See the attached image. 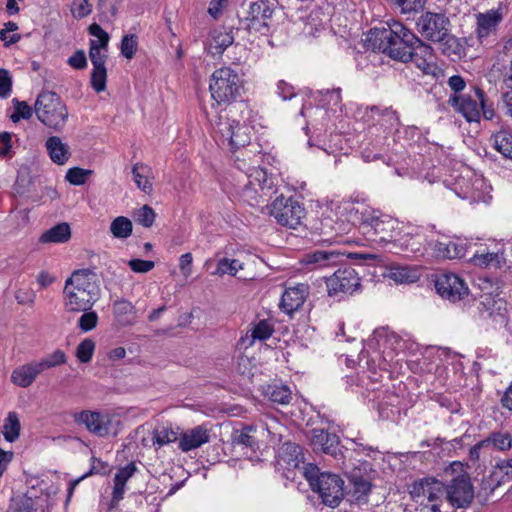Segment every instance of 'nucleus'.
Masks as SVG:
<instances>
[{
  "mask_svg": "<svg viewBox=\"0 0 512 512\" xmlns=\"http://www.w3.org/2000/svg\"><path fill=\"white\" fill-rule=\"evenodd\" d=\"M237 108L236 106L225 107L218 112L214 119H211L209 113L204 110L216 136L219 137L223 145L227 144L232 150L245 147L251 141L250 127L235 117Z\"/></svg>",
  "mask_w": 512,
  "mask_h": 512,
  "instance_id": "f257e3e1",
  "label": "nucleus"
},
{
  "mask_svg": "<svg viewBox=\"0 0 512 512\" xmlns=\"http://www.w3.org/2000/svg\"><path fill=\"white\" fill-rule=\"evenodd\" d=\"M209 90L217 105L242 107L244 82L239 73L231 67H221L211 76Z\"/></svg>",
  "mask_w": 512,
  "mask_h": 512,
  "instance_id": "f03ea898",
  "label": "nucleus"
},
{
  "mask_svg": "<svg viewBox=\"0 0 512 512\" xmlns=\"http://www.w3.org/2000/svg\"><path fill=\"white\" fill-rule=\"evenodd\" d=\"M304 478L313 492L318 493L322 502L329 507H337L345 496L344 480L336 473L321 472L312 463L302 467Z\"/></svg>",
  "mask_w": 512,
  "mask_h": 512,
  "instance_id": "7ed1b4c3",
  "label": "nucleus"
},
{
  "mask_svg": "<svg viewBox=\"0 0 512 512\" xmlns=\"http://www.w3.org/2000/svg\"><path fill=\"white\" fill-rule=\"evenodd\" d=\"M379 35L366 34V38L361 39L363 50L379 51L393 60L408 62V58L412 55L411 41L414 40L415 34H389L385 39L380 38Z\"/></svg>",
  "mask_w": 512,
  "mask_h": 512,
  "instance_id": "20e7f679",
  "label": "nucleus"
},
{
  "mask_svg": "<svg viewBox=\"0 0 512 512\" xmlns=\"http://www.w3.org/2000/svg\"><path fill=\"white\" fill-rule=\"evenodd\" d=\"M355 221L358 222L360 233L367 241L376 244H387L392 241L395 222L388 216H382L369 208L356 210Z\"/></svg>",
  "mask_w": 512,
  "mask_h": 512,
  "instance_id": "39448f33",
  "label": "nucleus"
},
{
  "mask_svg": "<svg viewBox=\"0 0 512 512\" xmlns=\"http://www.w3.org/2000/svg\"><path fill=\"white\" fill-rule=\"evenodd\" d=\"M35 113L40 122L55 131H61L68 118L66 105L57 93L44 91L40 93L34 105Z\"/></svg>",
  "mask_w": 512,
  "mask_h": 512,
  "instance_id": "423d86ee",
  "label": "nucleus"
},
{
  "mask_svg": "<svg viewBox=\"0 0 512 512\" xmlns=\"http://www.w3.org/2000/svg\"><path fill=\"white\" fill-rule=\"evenodd\" d=\"M75 421L84 424L87 430L98 437L116 435L121 421L109 412L83 410L75 415Z\"/></svg>",
  "mask_w": 512,
  "mask_h": 512,
  "instance_id": "0eeeda50",
  "label": "nucleus"
},
{
  "mask_svg": "<svg viewBox=\"0 0 512 512\" xmlns=\"http://www.w3.org/2000/svg\"><path fill=\"white\" fill-rule=\"evenodd\" d=\"M372 465L368 461L360 463L354 467L348 474L350 488L347 495L350 502L357 504H367L373 484L369 472Z\"/></svg>",
  "mask_w": 512,
  "mask_h": 512,
  "instance_id": "6e6552de",
  "label": "nucleus"
},
{
  "mask_svg": "<svg viewBox=\"0 0 512 512\" xmlns=\"http://www.w3.org/2000/svg\"><path fill=\"white\" fill-rule=\"evenodd\" d=\"M269 213L280 225L295 229L305 216V208L292 197L280 195L270 204Z\"/></svg>",
  "mask_w": 512,
  "mask_h": 512,
  "instance_id": "1a4fd4ad",
  "label": "nucleus"
},
{
  "mask_svg": "<svg viewBox=\"0 0 512 512\" xmlns=\"http://www.w3.org/2000/svg\"><path fill=\"white\" fill-rule=\"evenodd\" d=\"M328 295L339 296L351 295L360 288V277L352 267H342L336 270L331 276L325 277Z\"/></svg>",
  "mask_w": 512,
  "mask_h": 512,
  "instance_id": "9d476101",
  "label": "nucleus"
},
{
  "mask_svg": "<svg viewBox=\"0 0 512 512\" xmlns=\"http://www.w3.org/2000/svg\"><path fill=\"white\" fill-rule=\"evenodd\" d=\"M447 500L457 508L468 507L474 499V487L468 473L453 478L445 488Z\"/></svg>",
  "mask_w": 512,
  "mask_h": 512,
  "instance_id": "9b49d317",
  "label": "nucleus"
},
{
  "mask_svg": "<svg viewBox=\"0 0 512 512\" xmlns=\"http://www.w3.org/2000/svg\"><path fill=\"white\" fill-rule=\"evenodd\" d=\"M435 288L442 298L452 302L463 299L469 292L465 281L457 274L451 272L439 274L435 281Z\"/></svg>",
  "mask_w": 512,
  "mask_h": 512,
  "instance_id": "f8f14e48",
  "label": "nucleus"
},
{
  "mask_svg": "<svg viewBox=\"0 0 512 512\" xmlns=\"http://www.w3.org/2000/svg\"><path fill=\"white\" fill-rule=\"evenodd\" d=\"M310 445L315 452H321L330 455L336 460H341L343 455V446L337 434L325 429L314 428L311 431Z\"/></svg>",
  "mask_w": 512,
  "mask_h": 512,
  "instance_id": "ddd939ff",
  "label": "nucleus"
},
{
  "mask_svg": "<svg viewBox=\"0 0 512 512\" xmlns=\"http://www.w3.org/2000/svg\"><path fill=\"white\" fill-rule=\"evenodd\" d=\"M412 55L408 58V61L414 62L417 68H419L424 74L436 75L438 67L434 62V56L432 48L425 44L421 39L414 36V40L411 41Z\"/></svg>",
  "mask_w": 512,
  "mask_h": 512,
  "instance_id": "4468645a",
  "label": "nucleus"
},
{
  "mask_svg": "<svg viewBox=\"0 0 512 512\" xmlns=\"http://www.w3.org/2000/svg\"><path fill=\"white\" fill-rule=\"evenodd\" d=\"M66 289H70V286L75 287L79 290L86 291L92 296L100 298V285L97 273L94 269H79L72 273V275L66 280Z\"/></svg>",
  "mask_w": 512,
  "mask_h": 512,
  "instance_id": "2eb2a0df",
  "label": "nucleus"
},
{
  "mask_svg": "<svg viewBox=\"0 0 512 512\" xmlns=\"http://www.w3.org/2000/svg\"><path fill=\"white\" fill-rule=\"evenodd\" d=\"M63 293L65 295V307L71 312L88 311L98 300L97 297L92 296L90 293L72 286H70L68 291L65 286Z\"/></svg>",
  "mask_w": 512,
  "mask_h": 512,
  "instance_id": "dca6fc26",
  "label": "nucleus"
},
{
  "mask_svg": "<svg viewBox=\"0 0 512 512\" xmlns=\"http://www.w3.org/2000/svg\"><path fill=\"white\" fill-rule=\"evenodd\" d=\"M448 102L468 122H478L480 120L481 112L477 98L473 99L470 95L454 94L449 97Z\"/></svg>",
  "mask_w": 512,
  "mask_h": 512,
  "instance_id": "f3484780",
  "label": "nucleus"
},
{
  "mask_svg": "<svg viewBox=\"0 0 512 512\" xmlns=\"http://www.w3.org/2000/svg\"><path fill=\"white\" fill-rule=\"evenodd\" d=\"M307 294L308 286L305 284L286 289L281 297L280 309L286 314L292 315L303 306Z\"/></svg>",
  "mask_w": 512,
  "mask_h": 512,
  "instance_id": "a211bd4d",
  "label": "nucleus"
},
{
  "mask_svg": "<svg viewBox=\"0 0 512 512\" xmlns=\"http://www.w3.org/2000/svg\"><path fill=\"white\" fill-rule=\"evenodd\" d=\"M209 441V430L203 425H198L181 433L178 448L182 452H189L201 447Z\"/></svg>",
  "mask_w": 512,
  "mask_h": 512,
  "instance_id": "6ab92c4d",
  "label": "nucleus"
},
{
  "mask_svg": "<svg viewBox=\"0 0 512 512\" xmlns=\"http://www.w3.org/2000/svg\"><path fill=\"white\" fill-rule=\"evenodd\" d=\"M428 247L437 259H460L465 256L466 246L456 241H430Z\"/></svg>",
  "mask_w": 512,
  "mask_h": 512,
  "instance_id": "aec40b11",
  "label": "nucleus"
},
{
  "mask_svg": "<svg viewBox=\"0 0 512 512\" xmlns=\"http://www.w3.org/2000/svg\"><path fill=\"white\" fill-rule=\"evenodd\" d=\"M417 25L421 32H447L450 21L444 13L427 11L420 16Z\"/></svg>",
  "mask_w": 512,
  "mask_h": 512,
  "instance_id": "412c9836",
  "label": "nucleus"
},
{
  "mask_svg": "<svg viewBox=\"0 0 512 512\" xmlns=\"http://www.w3.org/2000/svg\"><path fill=\"white\" fill-rule=\"evenodd\" d=\"M97 39L90 41L89 57L93 68L105 67L109 34H94Z\"/></svg>",
  "mask_w": 512,
  "mask_h": 512,
  "instance_id": "4be33fe9",
  "label": "nucleus"
},
{
  "mask_svg": "<svg viewBox=\"0 0 512 512\" xmlns=\"http://www.w3.org/2000/svg\"><path fill=\"white\" fill-rule=\"evenodd\" d=\"M41 371L36 361L24 364L14 369L11 374V381L22 388H27L35 381Z\"/></svg>",
  "mask_w": 512,
  "mask_h": 512,
  "instance_id": "5701e85b",
  "label": "nucleus"
},
{
  "mask_svg": "<svg viewBox=\"0 0 512 512\" xmlns=\"http://www.w3.org/2000/svg\"><path fill=\"white\" fill-rule=\"evenodd\" d=\"M429 39L439 42L443 46V51L448 55L461 56L465 54L466 41L456 37L455 34H429Z\"/></svg>",
  "mask_w": 512,
  "mask_h": 512,
  "instance_id": "b1692460",
  "label": "nucleus"
},
{
  "mask_svg": "<svg viewBox=\"0 0 512 512\" xmlns=\"http://www.w3.org/2000/svg\"><path fill=\"white\" fill-rule=\"evenodd\" d=\"M490 142L504 158L512 160V130L501 127L491 135Z\"/></svg>",
  "mask_w": 512,
  "mask_h": 512,
  "instance_id": "393cba45",
  "label": "nucleus"
},
{
  "mask_svg": "<svg viewBox=\"0 0 512 512\" xmlns=\"http://www.w3.org/2000/svg\"><path fill=\"white\" fill-rule=\"evenodd\" d=\"M46 149L51 160L58 164H65L70 157L69 146L62 142L58 136H51L46 140Z\"/></svg>",
  "mask_w": 512,
  "mask_h": 512,
  "instance_id": "a878e982",
  "label": "nucleus"
},
{
  "mask_svg": "<svg viewBox=\"0 0 512 512\" xmlns=\"http://www.w3.org/2000/svg\"><path fill=\"white\" fill-rule=\"evenodd\" d=\"M255 434V426L243 425L242 429L233 430L231 434V442L233 445H241L254 451L256 448H258V440Z\"/></svg>",
  "mask_w": 512,
  "mask_h": 512,
  "instance_id": "bb28decb",
  "label": "nucleus"
},
{
  "mask_svg": "<svg viewBox=\"0 0 512 512\" xmlns=\"http://www.w3.org/2000/svg\"><path fill=\"white\" fill-rule=\"evenodd\" d=\"M340 257V254L334 251L317 250L306 254L304 262L308 265H314L315 268H322L336 265Z\"/></svg>",
  "mask_w": 512,
  "mask_h": 512,
  "instance_id": "cd10ccee",
  "label": "nucleus"
},
{
  "mask_svg": "<svg viewBox=\"0 0 512 512\" xmlns=\"http://www.w3.org/2000/svg\"><path fill=\"white\" fill-rule=\"evenodd\" d=\"M113 314L120 325L128 326L135 321L136 309L130 301L121 299L114 302Z\"/></svg>",
  "mask_w": 512,
  "mask_h": 512,
  "instance_id": "c85d7f7f",
  "label": "nucleus"
},
{
  "mask_svg": "<svg viewBox=\"0 0 512 512\" xmlns=\"http://www.w3.org/2000/svg\"><path fill=\"white\" fill-rule=\"evenodd\" d=\"M71 238V229L68 223L62 222L45 231L41 243H65Z\"/></svg>",
  "mask_w": 512,
  "mask_h": 512,
  "instance_id": "c756f323",
  "label": "nucleus"
},
{
  "mask_svg": "<svg viewBox=\"0 0 512 512\" xmlns=\"http://www.w3.org/2000/svg\"><path fill=\"white\" fill-rule=\"evenodd\" d=\"M232 34H213L206 42V49L213 57L221 56L223 52L233 44Z\"/></svg>",
  "mask_w": 512,
  "mask_h": 512,
  "instance_id": "7c9ffc66",
  "label": "nucleus"
},
{
  "mask_svg": "<svg viewBox=\"0 0 512 512\" xmlns=\"http://www.w3.org/2000/svg\"><path fill=\"white\" fill-rule=\"evenodd\" d=\"M369 110L373 119L377 116L376 120L381 126L395 128L399 125V116L392 108L380 109L378 106H371Z\"/></svg>",
  "mask_w": 512,
  "mask_h": 512,
  "instance_id": "2f4dec72",
  "label": "nucleus"
},
{
  "mask_svg": "<svg viewBox=\"0 0 512 512\" xmlns=\"http://www.w3.org/2000/svg\"><path fill=\"white\" fill-rule=\"evenodd\" d=\"M502 19L503 14L501 9H492L485 13H478L476 15L478 29L485 31L496 29Z\"/></svg>",
  "mask_w": 512,
  "mask_h": 512,
  "instance_id": "473e14b6",
  "label": "nucleus"
},
{
  "mask_svg": "<svg viewBox=\"0 0 512 512\" xmlns=\"http://www.w3.org/2000/svg\"><path fill=\"white\" fill-rule=\"evenodd\" d=\"M265 395L274 403L288 404L291 400V390L284 384H269L264 390Z\"/></svg>",
  "mask_w": 512,
  "mask_h": 512,
  "instance_id": "72a5a7b5",
  "label": "nucleus"
},
{
  "mask_svg": "<svg viewBox=\"0 0 512 512\" xmlns=\"http://www.w3.org/2000/svg\"><path fill=\"white\" fill-rule=\"evenodd\" d=\"M279 457L288 465L299 467L300 457H302L301 446L293 442H285L280 448Z\"/></svg>",
  "mask_w": 512,
  "mask_h": 512,
  "instance_id": "f704fd0d",
  "label": "nucleus"
},
{
  "mask_svg": "<svg viewBox=\"0 0 512 512\" xmlns=\"http://www.w3.org/2000/svg\"><path fill=\"white\" fill-rule=\"evenodd\" d=\"M490 480H495L496 486L512 480V458L498 461L493 468Z\"/></svg>",
  "mask_w": 512,
  "mask_h": 512,
  "instance_id": "c9c22d12",
  "label": "nucleus"
},
{
  "mask_svg": "<svg viewBox=\"0 0 512 512\" xmlns=\"http://www.w3.org/2000/svg\"><path fill=\"white\" fill-rule=\"evenodd\" d=\"M20 430L21 425L17 413L14 411L9 412L3 426L5 440L8 442H14L18 439Z\"/></svg>",
  "mask_w": 512,
  "mask_h": 512,
  "instance_id": "e433bc0d",
  "label": "nucleus"
},
{
  "mask_svg": "<svg viewBox=\"0 0 512 512\" xmlns=\"http://www.w3.org/2000/svg\"><path fill=\"white\" fill-rule=\"evenodd\" d=\"M133 224L125 216L116 217L110 225V232L115 238L126 239L132 234Z\"/></svg>",
  "mask_w": 512,
  "mask_h": 512,
  "instance_id": "4c0bfd02",
  "label": "nucleus"
},
{
  "mask_svg": "<svg viewBox=\"0 0 512 512\" xmlns=\"http://www.w3.org/2000/svg\"><path fill=\"white\" fill-rule=\"evenodd\" d=\"M482 444H487L488 447H493L499 451H506L512 446V438L509 433L493 432L482 440Z\"/></svg>",
  "mask_w": 512,
  "mask_h": 512,
  "instance_id": "58836bf2",
  "label": "nucleus"
},
{
  "mask_svg": "<svg viewBox=\"0 0 512 512\" xmlns=\"http://www.w3.org/2000/svg\"><path fill=\"white\" fill-rule=\"evenodd\" d=\"M320 230V234L323 235L326 240H332L345 232V224L344 222L334 221L330 217H325L321 220Z\"/></svg>",
  "mask_w": 512,
  "mask_h": 512,
  "instance_id": "ea45409f",
  "label": "nucleus"
},
{
  "mask_svg": "<svg viewBox=\"0 0 512 512\" xmlns=\"http://www.w3.org/2000/svg\"><path fill=\"white\" fill-rule=\"evenodd\" d=\"M67 361L64 351L57 349L52 354L47 355L39 361H36L41 373L45 370L58 367L65 364Z\"/></svg>",
  "mask_w": 512,
  "mask_h": 512,
  "instance_id": "a19ab883",
  "label": "nucleus"
},
{
  "mask_svg": "<svg viewBox=\"0 0 512 512\" xmlns=\"http://www.w3.org/2000/svg\"><path fill=\"white\" fill-rule=\"evenodd\" d=\"M393 9L398 10L402 14L417 13L421 11L426 0H389Z\"/></svg>",
  "mask_w": 512,
  "mask_h": 512,
  "instance_id": "79ce46f5",
  "label": "nucleus"
},
{
  "mask_svg": "<svg viewBox=\"0 0 512 512\" xmlns=\"http://www.w3.org/2000/svg\"><path fill=\"white\" fill-rule=\"evenodd\" d=\"M179 440L178 433L171 428L163 427L153 432V445L160 448Z\"/></svg>",
  "mask_w": 512,
  "mask_h": 512,
  "instance_id": "37998d69",
  "label": "nucleus"
},
{
  "mask_svg": "<svg viewBox=\"0 0 512 512\" xmlns=\"http://www.w3.org/2000/svg\"><path fill=\"white\" fill-rule=\"evenodd\" d=\"M273 332L274 326L270 320L262 319L251 329L252 342L255 340L265 341L271 337Z\"/></svg>",
  "mask_w": 512,
  "mask_h": 512,
  "instance_id": "c03bdc74",
  "label": "nucleus"
},
{
  "mask_svg": "<svg viewBox=\"0 0 512 512\" xmlns=\"http://www.w3.org/2000/svg\"><path fill=\"white\" fill-rule=\"evenodd\" d=\"M243 269V264L237 259L222 258L217 263L215 275L223 276L225 274L235 276L239 270Z\"/></svg>",
  "mask_w": 512,
  "mask_h": 512,
  "instance_id": "a18cd8bd",
  "label": "nucleus"
},
{
  "mask_svg": "<svg viewBox=\"0 0 512 512\" xmlns=\"http://www.w3.org/2000/svg\"><path fill=\"white\" fill-rule=\"evenodd\" d=\"M34 502L31 497L17 495L12 497L7 512H34Z\"/></svg>",
  "mask_w": 512,
  "mask_h": 512,
  "instance_id": "49530a36",
  "label": "nucleus"
},
{
  "mask_svg": "<svg viewBox=\"0 0 512 512\" xmlns=\"http://www.w3.org/2000/svg\"><path fill=\"white\" fill-rule=\"evenodd\" d=\"M475 96L480 104L479 109H480L481 115L486 120H492L495 117V109H494L493 102L490 101L488 99V97L486 96L485 92L478 87L475 88Z\"/></svg>",
  "mask_w": 512,
  "mask_h": 512,
  "instance_id": "de8ad7c7",
  "label": "nucleus"
},
{
  "mask_svg": "<svg viewBox=\"0 0 512 512\" xmlns=\"http://www.w3.org/2000/svg\"><path fill=\"white\" fill-rule=\"evenodd\" d=\"M389 277L397 283H411L417 279L415 272L404 266L392 267L390 269Z\"/></svg>",
  "mask_w": 512,
  "mask_h": 512,
  "instance_id": "09e8293b",
  "label": "nucleus"
},
{
  "mask_svg": "<svg viewBox=\"0 0 512 512\" xmlns=\"http://www.w3.org/2000/svg\"><path fill=\"white\" fill-rule=\"evenodd\" d=\"M95 351V342L92 339H84L76 348V357L81 363H89Z\"/></svg>",
  "mask_w": 512,
  "mask_h": 512,
  "instance_id": "8fccbe9b",
  "label": "nucleus"
},
{
  "mask_svg": "<svg viewBox=\"0 0 512 512\" xmlns=\"http://www.w3.org/2000/svg\"><path fill=\"white\" fill-rule=\"evenodd\" d=\"M14 105V113L10 116L13 123L19 122L21 119L28 120L32 117L33 110L25 101H20L17 98L12 100Z\"/></svg>",
  "mask_w": 512,
  "mask_h": 512,
  "instance_id": "3c124183",
  "label": "nucleus"
},
{
  "mask_svg": "<svg viewBox=\"0 0 512 512\" xmlns=\"http://www.w3.org/2000/svg\"><path fill=\"white\" fill-rule=\"evenodd\" d=\"M137 48V34H124L120 45L121 54L127 59H132L137 51Z\"/></svg>",
  "mask_w": 512,
  "mask_h": 512,
  "instance_id": "603ef678",
  "label": "nucleus"
},
{
  "mask_svg": "<svg viewBox=\"0 0 512 512\" xmlns=\"http://www.w3.org/2000/svg\"><path fill=\"white\" fill-rule=\"evenodd\" d=\"M146 168L147 167L141 163L134 164L132 168L133 179L137 187L145 193L150 192L152 190L151 183L142 173L144 170H146Z\"/></svg>",
  "mask_w": 512,
  "mask_h": 512,
  "instance_id": "864d4df0",
  "label": "nucleus"
},
{
  "mask_svg": "<svg viewBox=\"0 0 512 512\" xmlns=\"http://www.w3.org/2000/svg\"><path fill=\"white\" fill-rule=\"evenodd\" d=\"M91 174V170L73 167L67 171L65 179L72 185L80 186L85 184L87 177Z\"/></svg>",
  "mask_w": 512,
  "mask_h": 512,
  "instance_id": "5fc2aeb1",
  "label": "nucleus"
},
{
  "mask_svg": "<svg viewBox=\"0 0 512 512\" xmlns=\"http://www.w3.org/2000/svg\"><path fill=\"white\" fill-rule=\"evenodd\" d=\"M107 70L106 67L93 68L91 72V86L100 93L106 89Z\"/></svg>",
  "mask_w": 512,
  "mask_h": 512,
  "instance_id": "6e6d98bb",
  "label": "nucleus"
},
{
  "mask_svg": "<svg viewBox=\"0 0 512 512\" xmlns=\"http://www.w3.org/2000/svg\"><path fill=\"white\" fill-rule=\"evenodd\" d=\"M430 481L431 478H424L413 482L409 490L411 497L413 499H418L420 497H426L428 499L431 488Z\"/></svg>",
  "mask_w": 512,
  "mask_h": 512,
  "instance_id": "4d7b16f0",
  "label": "nucleus"
},
{
  "mask_svg": "<svg viewBox=\"0 0 512 512\" xmlns=\"http://www.w3.org/2000/svg\"><path fill=\"white\" fill-rule=\"evenodd\" d=\"M134 217L137 223L149 228L153 225L156 214L150 206L144 205L135 213Z\"/></svg>",
  "mask_w": 512,
  "mask_h": 512,
  "instance_id": "13d9d810",
  "label": "nucleus"
},
{
  "mask_svg": "<svg viewBox=\"0 0 512 512\" xmlns=\"http://www.w3.org/2000/svg\"><path fill=\"white\" fill-rule=\"evenodd\" d=\"M84 313L80 316L78 320V327L84 331L88 332L96 328L98 324V315L94 311H83Z\"/></svg>",
  "mask_w": 512,
  "mask_h": 512,
  "instance_id": "bf43d9fd",
  "label": "nucleus"
},
{
  "mask_svg": "<svg viewBox=\"0 0 512 512\" xmlns=\"http://www.w3.org/2000/svg\"><path fill=\"white\" fill-rule=\"evenodd\" d=\"M401 246L407 252H411L413 254L421 253L422 246V237L420 235L409 236L406 235L400 239Z\"/></svg>",
  "mask_w": 512,
  "mask_h": 512,
  "instance_id": "052dcab7",
  "label": "nucleus"
},
{
  "mask_svg": "<svg viewBox=\"0 0 512 512\" xmlns=\"http://www.w3.org/2000/svg\"><path fill=\"white\" fill-rule=\"evenodd\" d=\"M106 468H107V465L105 462H103L100 459H97L95 457H92V466H91L90 470L71 485L69 493L70 494L72 493L75 485L77 483H79L80 480H82L88 476L94 475V474H105Z\"/></svg>",
  "mask_w": 512,
  "mask_h": 512,
  "instance_id": "680f3d73",
  "label": "nucleus"
},
{
  "mask_svg": "<svg viewBox=\"0 0 512 512\" xmlns=\"http://www.w3.org/2000/svg\"><path fill=\"white\" fill-rule=\"evenodd\" d=\"M12 77L7 69L0 68V98H7L12 91Z\"/></svg>",
  "mask_w": 512,
  "mask_h": 512,
  "instance_id": "e2e57ef3",
  "label": "nucleus"
},
{
  "mask_svg": "<svg viewBox=\"0 0 512 512\" xmlns=\"http://www.w3.org/2000/svg\"><path fill=\"white\" fill-rule=\"evenodd\" d=\"M473 261L475 265L481 267L495 266L500 264L499 255L497 253H486L481 255H474Z\"/></svg>",
  "mask_w": 512,
  "mask_h": 512,
  "instance_id": "0e129e2a",
  "label": "nucleus"
},
{
  "mask_svg": "<svg viewBox=\"0 0 512 512\" xmlns=\"http://www.w3.org/2000/svg\"><path fill=\"white\" fill-rule=\"evenodd\" d=\"M136 466L133 462L120 468L114 476V482L126 485V482L134 475Z\"/></svg>",
  "mask_w": 512,
  "mask_h": 512,
  "instance_id": "69168bd1",
  "label": "nucleus"
},
{
  "mask_svg": "<svg viewBox=\"0 0 512 512\" xmlns=\"http://www.w3.org/2000/svg\"><path fill=\"white\" fill-rule=\"evenodd\" d=\"M128 265L136 273H147L155 266L153 261L142 259H132L128 262Z\"/></svg>",
  "mask_w": 512,
  "mask_h": 512,
  "instance_id": "338daca9",
  "label": "nucleus"
},
{
  "mask_svg": "<svg viewBox=\"0 0 512 512\" xmlns=\"http://www.w3.org/2000/svg\"><path fill=\"white\" fill-rule=\"evenodd\" d=\"M430 485L431 488L428 495V502L435 504L434 502L445 493L446 486L434 478H431Z\"/></svg>",
  "mask_w": 512,
  "mask_h": 512,
  "instance_id": "774afa93",
  "label": "nucleus"
}]
</instances>
